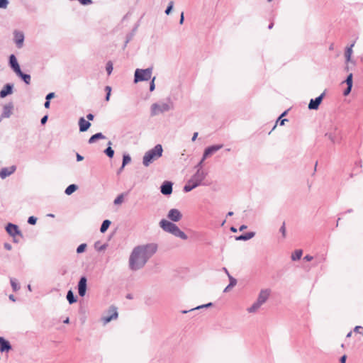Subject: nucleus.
I'll use <instances>...</instances> for the list:
<instances>
[{
  "mask_svg": "<svg viewBox=\"0 0 363 363\" xmlns=\"http://www.w3.org/2000/svg\"><path fill=\"white\" fill-rule=\"evenodd\" d=\"M157 247L151 243L135 247L129 258V267L136 271L143 268L147 260L156 252Z\"/></svg>",
  "mask_w": 363,
  "mask_h": 363,
  "instance_id": "f257e3e1",
  "label": "nucleus"
},
{
  "mask_svg": "<svg viewBox=\"0 0 363 363\" xmlns=\"http://www.w3.org/2000/svg\"><path fill=\"white\" fill-rule=\"evenodd\" d=\"M160 226L165 232L169 233L177 238L182 240L187 239V235L182 231L176 224L169 220L162 219L160 221Z\"/></svg>",
  "mask_w": 363,
  "mask_h": 363,
  "instance_id": "f03ea898",
  "label": "nucleus"
},
{
  "mask_svg": "<svg viewBox=\"0 0 363 363\" xmlns=\"http://www.w3.org/2000/svg\"><path fill=\"white\" fill-rule=\"evenodd\" d=\"M163 149L161 145H155L152 149L146 152L143 158V164L148 167L155 160H157L162 155Z\"/></svg>",
  "mask_w": 363,
  "mask_h": 363,
  "instance_id": "7ed1b4c3",
  "label": "nucleus"
},
{
  "mask_svg": "<svg viewBox=\"0 0 363 363\" xmlns=\"http://www.w3.org/2000/svg\"><path fill=\"white\" fill-rule=\"evenodd\" d=\"M206 177L203 171H196L184 186V191L189 192L199 186Z\"/></svg>",
  "mask_w": 363,
  "mask_h": 363,
  "instance_id": "20e7f679",
  "label": "nucleus"
},
{
  "mask_svg": "<svg viewBox=\"0 0 363 363\" xmlns=\"http://www.w3.org/2000/svg\"><path fill=\"white\" fill-rule=\"evenodd\" d=\"M173 108L172 102H160L152 104L150 107V113L152 116H157L160 113L169 111Z\"/></svg>",
  "mask_w": 363,
  "mask_h": 363,
  "instance_id": "39448f33",
  "label": "nucleus"
},
{
  "mask_svg": "<svg viewBox=\"0 0 363 363\" xmlns=\"http://www.w3.org/2000/svg\"><path fill=\"white\" fill-rule=\"evenodd\" d=\"M152 72V68H147L145 69H136L135 72L134 82L137 83L138 82L149 80L151 78Z\"/></svg>",
  "mask_w": 363,
  "mask_h": 363,
  "instance_id": "423d86ee",
  "label": "nucleus"
},
{
  "mask_svg": "<svg viewBox=\"0 0 363 363\" xmlns=\"http://www.w3.org/2000/svg\"><path fill=\"white\" fill-rule=\"evenodd\" d=\"M332 143H339L341 140L340 131L335 126H332L325 134Z\"/></svg>",
  "mask_w": 363,
  "mask_h": 363,
  "instance_id": "0eeeda50",
  "label": "nucleus"
},
{
  "mask_svg": "<svg viewBox=\"0 0 363 363\" xmlns=\"http://www.w3.org/2000/svg\"><path fill=\"white\" fill-rule=\"evenodd\" d=\"M118 318L117 308L115 306H111L108 311V315H104L101 320L104 325L107 324L112 320Z\"/></svg>",
  "mask_w": 363,
  "mask_h": 363,
  "instance_id": "6e6552de",
  "label": "nucleus"
},
{
  "mask_svg": "<svg viewBox=\"0 0 363 363\" xmlns=\"http://www.w3.org/2000/svg\"><path fill=\"white\" fill-rule=\"evenodd\" d=\"M223 147V145H212L210 147H208L205 149L203 155V160H205L208 157L211 156V155L214 154L219 150H220Z\"/></svg>",
  "mask_w": 363,
  "mask_h": 363,
  "instance_id": "1a4fd4ad",
  "label": "nucleus"
},
{
  "mask_svg": "<svg viewBox=\"0 0 363 363\" xmlns=\"http://www.w3.org/2000/svg\"><path fill=\"white\" fill-rule=\"evenodd\" d=\"M13 40L17 48H21L23 45L24 34L22 31L15 30L13 32Z\"/></svg>",
  "mask_w": 363,
  "mask_h": 363,
  "instance_id": "9d476101",
  "label": "nucleus"
},
{
  "mask_svg": "<svg viewBox=\"0 0 363 363\" xmlns=\"http://www.w3.org/2000/svg\"><path fill=\"white\" fill-rule=\"evenodd\" d=\"M167 218L173 222H178L182 219V215L178 209L172 208L168 212Z\"/></svg>",
  "mask_w": 363,
  "mask_h": 363,
  "instance_id": "9b49d317",
  "label": "nucleus"
},
{
  "mask_svg": "<svg viewBox=\"0 0 363 363\" xmlns=\"http://www.w3.org/2000/svg\"><path fill=\"white\" fill-rule=\"evenodd\" d=\"M270 293V289H262L259 293L257 301L263 305L268 300Z\"/></svg>",
  "mask_w": 363,
  "mask_h": 363,
  "instance_id": "f8f14e48",
  "label": "nucleus"
},
{
  "mask_svg": "<svg viewBox=\"0 0 363 363\" xmlns=\"http://www.w3.org/2000/svg\"><path fill=\"white\" fill-rule=\"evenodd\" d=\"M86 278L85 277H81L78 283V293L79 295L83 297L86 294Z\"/></svg>",
  "mask_w": 363,
  "mask_h": 363,
  "instance_id": "ddd939ff",
  "label": "nucleus"
},
{
  "mask_svg": "<svg viewBox=\"0 0 363 363\" xmlns=\"http://www.w3.org/2000/svg\"><path fill=\"white\" fill-rule=\"evenodd\" d=\"M323 95L324 94H322L319 96L316 97L315 99H311L308 104V108L311 110L318 109L319 105L320 104L323 100Z\"/></svg>",
  "mask_w": 363,
  "mask_h": 363,
  "instance_id": "4468645a",
  "label": "nucleus"
},
{
  "mask_svg": "<svg viewBox=\"0 0 363 363\" xmlns=\"http://www.w3.org/2000/svg\"><path fill=\"white\" fill-rule=\"evenodd\" d=\"M9 64L13 71L17 74L18 72L21 73V68L17 62L16 57L14 55H11L9 57Z\"/></svg>",
  "mask_w": 363,
  "mask_h": 363,
  "instance_id": "2eb2a0df",
  "label": "nucleus"
},
{
  "mask_svg": "<svg viewBox=\"0 0 363 363\" xmlns=\"http://www.w3.org/2000/svg\"><path fill=\"white\" fill-rule=\"evenodd\" d=\"M161 192L164 195H169L172 192V183L164 182L161 186Z\"/></svg>",
  "mask_w": 363,
  "mask_h": 363,
  "instance_id": "dca6fc26",
  "label": "nucleus"
},
{
  "mask_svg": "<svg viewBox=\"0 0 363 363\" xmlns=\"http://www.w3.org/2000/svg\"><path fill=\"white\" fill-rule=\"evenodd\" d=\"M15 170L16 167L14 166L3 168L0 170V177L1 179H5L6 177L13 174L15 172Z\"/></svg>",
  "mask_w": 363,
  "mask_h": 363,
  "instance_id": "f3484780",
  "label": "nucleus"
},
{
  "mask_svg": "<svg viewBox=\"0 0 363 363\" xmlns=\"http://www.w3.org/2000/svg\"><path fill=\"white\" fill-rule=\"evenodd\" d=\"M13 104H6L3 108V111L1 116V118H9L11 115L12 114V110H13Z\"/></svg>",
  "mask_w": 363,
  "mask_h": 363,
  "instance_id": "a211bd4d",
  "label": "nucleus"
},
{
  "mask_svg": "<svg viewBox=\"0 0 363 363\" xmlns=\"http://www.w3.org/2000/svg\"><path fill=\"white\" fill-rule=\"evenodd\" d=\"M6 230L7 233L11 236H15L20 234L18 226L12 223H9L6 228Z\"/></svg>",
  "mask_w": 363,
  "mask_h": 363,
  "instance_id": "6ab92c4d",
  "label": "nucleus"
},
{
  "mask_svg": "<svg viewBox=\"0 0 363 363\" xmlns=\"http://www.w3.org/2000/svg\"><path fill=\"white\" fill-rule=\"evenodd\" d=\"M11 350V345L10 342L6 340L4 337H0V351L3 352H9Z\"/></svg>",
  "mask_w": 363,
  "mask_h": 363,
  "instance_id": "aec40b11",
  "label": "nucleus"
},
{
  "mask_svg": "<svg viewBox=\"0 0 363 363\" xmlns=\"http://www.w3.org/2000/svg\"><path fill=\"white\" fill-rule=\"evenodd\" d=\"M79 130L81 132H84L89 128L91 123L89 121H86L83 117H82L79 120Z\"/></svg>",
  "mask_w": 363,
  "mask_h": 363,
  "instance_id": "412c9836",
  "label": "nucleus"
},
{
  "mask_svg": "<svg viewBox=\"0 0 363 363\" xmlns=\"http://www.w3.org/2000/svg\"><path fill=\"white\" fill-rule=\"evenodd\" d=\"M12 89H13V85L12 84H6L4 86V87L3 88V89L0 91V97L1 98H4L7 95L11 94L12 93Z\"/></svg>",
  "mask_w": 363,
  "mask_h": 363,
  "instance_id": "4be33fe9",
  "label": "nucleus"
},
{
  "mask_svg": "<svg viewBox=\"0 0 363 363\" xmlns=\"http://www.w3.org/2000/svg\"><path fill=\"white\" fill-rule=\"evenodd\" d=\"M262 305L258 301H255L250 307L247 308V311L249 313H255L260 308Z\"/></svg>",
  "mask_w": 363,
  "mask_h": 363,
  "instance_id": "5701e85b",
  "label": "nucleus"
},
{
  "mask_svg": "<svg viewBox=\"0 0 363 363\" xmlns=\"http://www.w3.org/2000/svg\"><path fill=\"white\" fill-rule=\"evenodd\" d=\"M354 46V43H352L350 47L346 48L345 56L346 59V62L348 63L351 61V57L352 55V48Z\"/></svg>",
  "mask_w": 363,
  "mask_h": 363,
  "instance_id": "b1692460",
  "label": "nucleus"
},
{
  "mask_svg": "<svg viewBox=\"0 0 363 363\" xmlns=\"http://www.w3.org/2000/svg\"><path fill=\"white\" fill-rule=\"evenodd\" d=\"M255 236V233L249 232L244 235H241L236 238L237 240H247L252 238Z\"/></svg>",
  "mask_w": 363,
  "mask_h": 363,
  "instance_id": "393cba45",
  "label": "nucleus"
},
{
  "mask_svg": "<svg viewBox=\"0 0 363 363\" xmlns=\"http://www.w3.org/2000/svg\"><path fill=\"white\" fill-rule=\"evenodd\" d=\"M16 74L18 77H21V79L23 80V82L26 84H29L30 83L31 77H30V74H24V73L22 72L21 70V73L18 72Z\"/></svg>",
  "mask_w": 363,
  "mask_h": 363,
  "instance_id": "a878e982",
  "label": "nucleus"
},
{
  "mask_svg": "<svg viewBox=\"0 0 363 363\" xmlns=\"http://www.w3.org/2000/svg\"><path fill=\"white\" fill-rule=\"evenodd\" d=\"M105 135H104L101 133H98L94 135H93L89 139V143L91 144L96 141L98 139H104Z\"/></svg>",
  "mask_w": 363,
  "mask_h": 363,
  "instance_id": "bb28decb",
  "label": "nucleus"
},
{
  "mask_svg": "<svg viewBox=\"0 0 363 363\" xmlns=\"http://www.w3.org/2000/svg\"><path fill=\"white\" fill-rule=\"evenodd\" d=\"M303 252L301 250H296L292 255H291V259L294 261H296L301 259L302 256Z\"/></svg>",
  "mask_w": 363,
  "mask_h": 363,
  "instance_id": "cd10ccee",
  "label": "nucleus"
},
{
  "mask_svg": "<svg viewBox=\"0 0 363 363\" xmlns=\"http://www.w3.org/2000/svg\"><path fill=\"white\" fill-rule=\"evenodd\" d=\"M77 189V186L76 184H70L69 186H68L65 191V193L67 194V195H70L72 194L73 192H74Z\"/></svg>",
  "mask_w": 363,
  "mask_h": 363,
  "instance_id": "c85d7f7f",
  "label": "nucleus"
},
{
  "mask_svg": "<svg viewBox=\"0 0 363 363\" xmlns=\"http://www.w3.org/2000/svg\"><path fill=\"white\" fill-rule=\"evenodd\" d=\"M67 299L68 301V302L72 304V303H74L77 301V299L76 298L74 297V294L73 292L69 290L68 292H67Z\"/></svg>",
  "mask_w": 363,
  "mask_h": 363,
  "instance_id": "c756f323",
  "label": "nucleus"
},
{
  "mask_svg": "<svg viewBox=\"0 0 363 363\" xmlns=\"http://www.w3.org/2000/svg\"><path fill=\"white\" fill-rule=\"evenodd\" d=\"M110 225H111L110 220H104V222L102 223V224L101 225L100 231L101 233H105L107 230V229L108 228Z\"/></svg>",
  "mask_w": 363,
  "mask_h": 363,
  "instance_id": "7c9ffc66",
  "label": "nucleus"
},
{
  "mask_svg": "<svg viewBox=\"0 0 363 363\" xmlns=\"http://www.w3.org/2000/svg\"><path fill=\"white\" fill-rule=\"evenodd\" d=\"M10 282H11L12 289L14 291H17L20 289V286L16 279L11 278Z\"/></svg>",
  "mask_w": 363,
  "mask_h": 363,
  "instance_id": "2f4dec72",
  "label": "nucleus"
},
{
  "mask_svg": "<svg viewBox=\"0 0 363 363\" xmlns=\"http://www.w3.org/2000/svg\"><path fill=\"white\" fill-rule=\"evenodd\" d=\"M130 161H131V158H130V155H124L123 157V164H122V167H121V170L123 169V167L127 164L130 162Z\"/></svg>",
  "mask_w": 363,
  "mask_h": 363,
  "instance_id": "473e14b6",
  "label": "nucleus"
},
{
  "mask_svg": "<svg viewBox=\"0 0 363 363\" xmlns=\"http://www.w3.org/2000/svg\"><path fill=\"white\" fill-rule=\"evenodd\" d=\"M104 152L106 153V155L109 157L110 158L113 157V155H114V151L109 146L105 150H104Z\"/></svg>",
  "mask_w": 363,
  "mask_h": 363,
  "instance_id": "72a5a7b5",
  "label": "nucleus"
},
{
  "mask_svg": "<svg viewBox=\"0 0 363 363\" xmlns=\"http://www.w3.org/2000/svg\"><path fill=\"white\" fill-rule=\"evenodd\" d=\"M123 201V194H120L118 195L114 200L113 203L114 204L116 205H119L121 203H122Z\"/></svg>",
  "mask_w": 363,
  "mask_h": 363,
  "instance_id": "f704fd0d",
  "label": "nucleus"
},
{
  "mask_svg": "<svg viewBox=\"0 0 363 363\" xmlns=\"http://www.w3.org/2000/svg\"><path fill=\"white\" fill-rule=\"evenodd\" d=\"M107 73L108 75H110L113 71V64L111 62H108L106 67Z\"/></svg>",
  "mask_w": 363,
  "mask_h": 363,
  "instance_id": "c9c22d12",
  "label": "nucleus"
},
{
  "mask_svg": "<svg viewBox=\"0 0 363 363\" xmlns=\"http://www.w3.org/2000/svg\"><path fill=\"white\" fill-rule=\"evenodd\" d=\"M345 82H346L347 86L352 87V73H350L347 76V79L345 80Z\"/></svg>",
  "mask_w": 363,
  "mask_h": 363,
  "instance_id": "e433bc0d",
  "label": "nucleus"
},
{
  "mask_svg": "<svg viewBox=\"0 0 363 363\" xmlns=\"http://www.w3.org/2000/svg\"><path fill=\"white\" fill-rule=\"evenodd\" d=\"M86 247V245L85 243L81 244L77 248V252L78 254L83 252L85 250Z\"/></svg>",
  "mask_w": 363,
  "mask_h": 363,
  "instance_id": "4c0bfd02",
  "label": "nucleus"
},
{
  "mask_svg": "<svg viewBox=\"0 0 363 363\" xmlns=\"http://www.w3.org/2000/svg\"><path fill=\"white\" fill-rule=\"evenodd\" d=\"M228 278L230 280V286H235L237 284V280L235 278H233L230 274H228Z\"/></svg>",
  "mask_w": 363,
  "mask_h": 363,
  "instance_id": "58836bf2",
  "label": "nucleus"
},
{
  "mask_svg": "<svg viewBox=\"0 0 363 363\" xmlns=\"http://www.w3.org/2000/svg\"><path fill=\"white\" fill-rule=\"evenodd\" d=\"M37 218L34 216H30L28 220V223L30 225H35L36 223Z\"/></svg>",
  "mask_w": 363,
  "mask_h": 363,
  "instance_id": "ea45409f",
  "label": "nucleus"
},
{
  "mask_svg": "<svg viewBox=\"0 0 363 363\" xmlns=\"http://www.w3.org/2000/svg\"><path fill=\"white\" fill-rule=\"evenodd\" d=\"M8 4V0H0V8H6Z\"/></svg>",
  "mask_w": 363,
  "mask_h": 363,
  "instance_id": "a19ab883",
  "label": "nucleus"
},
{
  "mask_svg": "<svg viewBox=\"0 0 363 363\" xmlns=\"http://www.w3.org/2000/svg\"><path fill=\"white\" fill-rule=\"evenodd\" d=\"M204 160H203V158L201 159V160L199 162V163L196 166V171H203L202 170V167H203V162Z\"/></svg>",
  "mask_w": 363,
  "mask_h": 363,
  "instance_id": "79ce46f5",
  "label": "nucleus"
},
{
  "mask_svg": "<svg viewBox=\"0 0 363 363\" xmlns=\"http://www.w3.org/2000/svg\"><path fill=\"white\" fill-rule=\"evenodd\" d=\"M280 232L281 233L283 237L284 238L286 236V228L284 223H283L282 226L280 228Z\"/></svg>",
  "mask_w": 363,
  "mask_h": 363,
  "instance_id": "37998d69",
  "label": "nucleus"
},
{
  "mask_svg": "<svg viewBox=\"0 0 363 363\" xmlns=\"http://www.w3.org/2000/svg\"><path fill=\"white\" fill-rule=\"evenodd\" d=\"M82 5H88L92 3V0H79Z\"/></svg>",
  "mask_w": 363,
  "mask_h": 363,
  "instance_id": "c03bdc74",
  "label": "nucleus"
},
{
  "mask_svg": "<svg viewBox=\"0 0 363 363\" xmlns=\"http://www.w3.org/2000/svg\"><path fill=\"white\" fill-rule=\"evenodd\" d=\"M155 79V77H154L152 79V82H150V91H152L155 89V82H154Z\"/></svg>",
  "mask_w": 363,
  "mask_h": 363,
  "instance_id": "a18cd8bd",
  "label": "nucleus"
},
{
  "mask_svg": "<svg viewBox=\"0 0 363 363\" xmlns=\"http://www.w3.org/2000/svg\"><path fill=\"white\" fill-rule=\"evenodd\" d=\"M55 96V94L53 92H51V93H49L47 96H46V101H49L52 99L53 97Z\"/></svg>",
  "mask_w": 363,
  "mask_h": 363,
  "instance_id": "49530a36",
  "label": "nucleus"
},
{
  "mask_svg": "<svg viewBox=\"0 0 363 363\" xmlns=\"http://www.w3.org/2000/svg\"><path fill=\"white\" fill-rule=\"evenodd\" d=\"M351 89H352V86H347V89L344 91L343 94L345 96L348 95L350 93Z\"/></svg>",
  "mask_w": 363,
  "mask_h": 363,
  "instance_id": "de8ad7c7",
  "label": "nucleus"
},
{
  "mask_svg": "<svg viewBox=\"0 0 363 363\" xmlns=\"http://www.w3.org/2000/svg\"><path fill=\"white\" fill-rule=\"evenodd\" d=\"M172 9V2L170 3V4L167 6V8L165 10V13L169 14Z\"/></svg>",
  "mask_w": 363,
  "mask_h": 363,
  "instance_id": "09e8293b",
  "label": "nucleus"
},
{
  "mask_svg": "<svg viewBox=\"0 0 363 363\" xmlns=\"http://www.w3.org/2000/svg\"><path fill=\"white\" fill-rule=\"evenodd\" d=\"M285 114H286V112H284V113L281 115V116L279 118V120H278V121H277V122H279V123H280V125H284V121H286V119L280 120V119H281V117L282 116L285 115Z\"/></svg>",
  "mask_w": 363,
  "mask_h": 363,
  "instance_id": "8fccbe9b",
  "label": "nucleus"
},
{
  "mask_svg": "<svg viewBox=\"0 0 363 363\" xmlns=\"http://www.w3.org/2000/svg\"><path fill=\"white\" fill-rule=\"evenodd\" d=\"M48 116H43V117L41 118V121H40L41 124L44 125V124L47 122V121H48Z\"/></svg>",
  "mask_w": 363,
  "mask_h": 363,
  "instance_id": "3c124183",
  "label": "nucleus"
},
{
  "mask_svg": "<svg viewBox=\"0 0 363 363\" xmlns=\"http://www.w3.org/2000/svg\"><path fill=\"white\" fill-rule=\"evenodd\" d=\"M313 259V257L311 255H306L304 257V259L308 261V262L311 261Z\"/></svg>",
  "mask_w": 363,
  "mask_h": 363,
  "instance_id": "603ef678",
  "label": "nucleus"
},
{
  "mask_svg": "<svg viewBox=\"0 0 363 363\" xmlns=\"http://www.w3.org/2000/svg\"><path fill=\"white\" fill-rule=\"evenodd\" d=\"M211 305H212V303H208V304H205V305L199 306H198V307L195 308V309H199V308H206V307H208V306H211Z\"/></svg>",
  "mask_w": 363,
  "mask_h": 363,
  "instance_id": "864d4df0",
  "label": "nucleus"
},
{
  "mask_svg": "<svg viewBox=\"0 0 363 363\" xmlns=\"http://www.w3.org/2000/svg\"><path fill=\"white\" fill-rule=\"evenodd\" d=\"M76 157H77V160L78 162L82 161L84 159V157L82 155H80L79 154H78V153H77V156Z\"/></svg>",
  "mask_w": 363,
  "mask_h": 363,
  "instance_id": "5fc2aeb1",
  "label": "nucleus"
},
{
  "mask_svg": "<svg viewBox=\"0 0 363 363\" xmlns=\"http://www.w3.org/2000/svg\"><path fill=\"white\" fill-rule=\"evenodd\" d=\"M94 115L91 113H89L88 115H86V118L89 121H92L94 119Z\"/></svg>",
  "mask_w": 363,
  "mask_h": 363,
  "instance_id": "6e6d98bb",
  "label": "nucleus"
},
{
  "mask_svg": "<svg viewBox=\"0 0 363 363\" xmlns=\"http://www.w3.org/2000/svg\"><path fill=\"white\" fill-rule=\"evenodd\" d=\"M105 90H106V91L107 93L111 94V86H106L105 87Z\"/></svg>",
  "mask_w": 363,
  "mask_h": 363,
  "instance_id": "4d7b16f0",
  "label": "nucleus"
},
{
  "mask_svg": "<svg viewBox=\"0 0 363 363\" xmlns=\"http://www.w3.org/2000/svg\"><path fill=\"white\" fill-rule=\"evenodd\" d=\"M197 136H198V133H197V132L194 133V135H193V137H192V138H191V140H192L193 142H194V141H195V140H196V138H197Z\"/></svg>",
  "mask_w": 363,
  "mask_h": 363,
  "instance_id": "13d9d810",
  "label": "nucleus"
},
{
  "mask_svg": "<svg viewBox=\"0 0 363 363\" xmlns=\"http://www.w3.org/2000/svg\"><path fill=\"white\" fill-rule=\"evenodd\" d=\"M50 101H46L45 102L44 106H45V108H48L50 107Z\"/></svg>",
  "mask_w": 363,
  "mask_h": 363,
  "instance_id": "bf43d9fd",
  "label": "nucleus"
},
{
  "mask_svg": "<svg viewBox=\"0 0 363 363\" xmlns=\"http://www.w3.org/2000/svg\"><path fill=\"white\" fill-rule=\"evenodd\" d=\"M345 361H346V356H345V355H343V356L340 358V362H341V363H345Z\"/></svg>",
  "mask_w": 363,
  "mask_h": 363,
  "instance_id": "052dcab7",
  "label": "nucleus"
},
{
  "mask_svg": "<svg viewBox=\"0 0 363 363\" xmlns=\"http://www.w3.org/2000/svg\"><path fill=\"white\" fill-rule=\"evenodd\" d=\"M4 247H5L6 250H10L11 249V245H9V244H5V245H4Z\"/></svg>",
  "mask_w": 363,
  "mask_h": 363,
  "instance_id": "680f3d73",
  "label": "nucleus"
},
{
  "mask_svg": "<svg viewBox=\"0 0 363 363\" xmlns=\"http://www.w3.org/2000/svg\"><path fill=\"white\" fill-rule=\"evenodd\" d=\"M232 286H230V284H228L224 289L223 292H227L230 290V289H231Z\"/></svg>",
  "mask_w": 363,
  "mask_h": 363,
  "instance_id": "e2e57ef3",
  "label": "nucleus"
},
{
  "mask_svg": "<svg viewBox=\"0 0 363 363\" xmlns=\"http://www.w3.org/2000/svg\"><path fill=\"white\" fill-rule=\"evenodd\" d=\"M184 13H181V18H180L179 23H184Z\"/></svg>",
  "mask_w": 363,
  "mask_h": 363,
  "instance_id": "0e129e2a",
  "label": "nucleus"
},
{
  "mask_svg": "<svg viewBox=\"0 0 363 363\" xmlns=\"http://www.w3.org/2000/svg\"><path fill=\"white\" fill-rule=\"evenodd\" d=\"M247 228V226L245 225H242L240 227V231H242L243 230L246 229Z\"/></svg>",
  "mask_w": 363,
  "mask_h": 363,
  "instance_id": "69168bd1",
  "label": "nucleus"
},
{
  "mask_svg": "<svg viewBox=\"0 0 363 363\" xmlns=\"http://www.w3.org/2000/svg\"><path fill=\"white\" fill-rule=\"evenodd\" d=\"M110 96H111V94H109V93H107V94H106V101H109V99H110Z\"/></svg>",
  "mask_w": 363,
  "mask_h": 363,
  "instance_id": "338daca9",
  "label": "nucleus"
},
{
  "mask_svg": "<svg viewBox=\"0 0 363 363\" xmlns=\"http://www.w3.org/2000/svg\"><path fill=\"white\" fill-rule=\"evenodd\" d=\"M9 299L11 300L12 301H16L14 296L12 295V294L9 296Z\"/></svg>",
  "mask_w": 363,
  "mask_h": 363,
  "instance_id": "774afa93",
  "label": "nucleus"
}]
</instances>
